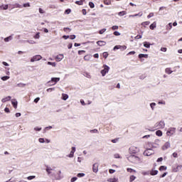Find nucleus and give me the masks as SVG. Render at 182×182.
I'll return each mask as SVG.
<instances>
[{"label":"nucleus","instance_id":"f257e3e1","mask_svg":"<svg viewBox=\"0 0 182 182\" xmlns=\"http://www.w3.org/2000/svg\"><path fill=\"white\" fill-rule=\"evenodd\" d=\"M127 159L129 161L133 163L134 164H138V163H140V158L135 155H130L127 157Z\"/></svg>","mask_w":182,"mask_h":182},{"label":"nucleus","instance_id":"f03ea898","mask_svg":"<svg viewBox=\"0 0 182 182\" xmlns=\"http://www.w3.org/2000/svg\"><path fill=\"white\" fill-rule=\"evenodd\" d=\"M102 68H103V70H101L100 73L102 76L105 77L106 76L107 73H109V70H110V67H109L108 65H104Z\"/></svg>","mask_w":182,"mask_h":182},{"label":"nucleus","instance_id":"7ed1b4c3","mask_svg":"<svg viewBox=\"0 0 182 182\" xmlns=\"http://www.w3.org/2000/svg\"><path fill=\"white\" fill-rule=\"evenodd\" d=\"M129 151L131 154H136L140 151V149H139L137 146H132L129 149Z\"/></svg>","mask_w":182,"mask_h":182},{"label":"nucleus","instance_id":"20e7f679","mask_svg":"<svg viewBox=\"0 0 182 182\" xmlns=\"http://www.w3.org/2000/svg\"><path fill=\"white\" fill-rule=\"evenodd\" d=\"M154 153V151L151 148H147L143 153L144 156H151Z\"/></svg>","mask_w":182,"mask_h":182},{"label":"nucleus","instance_id":"39448f33","mask_svg":"<svg viewBox=\"0 0 182 182\" xmlns=\"http://www.w3.org/2000/svg\"><path fill=\"white\" fill-rule=\"evenodd\" d=\"M59 80H60V77H52L51 80L48 81V83H53L50 84V86H55Z\"/></svg>","mask_w":182,"mask_h":182},{"label":"nucleus","instance_id":"423d86ee","mask_svg":"<svg viewBox=\"0 0 182 182\" xmlns=\"http://www.w3.org/2000/svg\"><path fill=\"white\" fill-rule=\"evenodd\" d=\"M164 126H166L164 121H161L155 124V127H156V129H164Z\"/></svg>","mask_w":182,"mask_h":182},{"label":"nucleus","instance_id":"0eeeda50","mask_svg":"<svg viewBox=\"0 0 182 182\" xmlns=\"http://www.w3.org/2000/svg\"><path fill=\"white\" fill-rule=\"evenodd\" d=\"M42 59V55H34L33 58H31V62H38V60H41Z\"/></svg>","mask_w":182,"mask_h":182},{"label":"nucleus","instance_id":"6e6552de","mask_svg":"<svg viewBox=\"0 0 182 182\" xmlns=\"http://www.w3.org/2000/svg\"><path fill=\"white\" fill-rule=\"evenodd\" d=\"M71 149H72V150H71L70 154L67 156L69 157L70 159H72V158L74 157V156H75V151H76V147L73 146Z\"/></svg>","mask_w":182,"mask_h":182},{"label":"nucleus","instance_id":"1a4fd4ad","mask_svg":"<svg viewBox=\"0 0 182 182\" xmlns=\"http://www.w3.org/2000/svg\"><path fill=\"white\" fill-rule=\"evenodd\" d=\"M176 133V128H170L166 132L167 136H173Z\"/></svg>","mask_w":182,"mask_h":182},{"label":"nucleus","instance_id":"9d476101","mask_svg":"<svg viewBox=\"0 0 182 182\" xmlns=\"http://www.w3.org/2000/svg\"><path fill=\"white\" fill-rule=\"evenodd\" d=\"M92 171L94 173H97V171H99V164L95 163V164H93Z\"/></svg>","mask_w":182,"mask_h":182},{"label":"nucleus","instance_id":"9b49d317","mask_svg":"<svg viewBox=\"0 0 182 182\" xmlns=\"http://www.w3.org/2000/svg\"><path fill=\"white\" fill-rule=\"evenodd\" d=\"M11 99H12V97L8 96V97H6L5 98H3L1 100V102H2V103H6V102H9V100H11Z\"/></svg>","mask_w":182,"mask_h":182},{"label":"nucleus","instance_id":"f8f14e48","mask_svg":"<svg viewBox=\"0 0 182 182\" xmlns=\"http://www.w3.org/2000/svg\"><path fill=\"white\" fill-rule=\"evenodd\" d=\"M11 105H13L14 109H17V107H18V101H16V100H11Z\"/></svg>","mask_w":182,"mask_h":182},{"label":"nucleus","instance_id":"ddd939ff","mask_svg":"<svg viewBox=\"0 0 182 182\" xmlns=\"http://www.w3.org/2000/svg\"><path fill=\"white\" fill-rule=\"evenodd\" d=\"M12 39H14V34H11L9 37L5 38L4 42H9V41H12Z\"/></svg>","mask_w":182,"mask_h":182},{"label":"nucleus","instance_id":"4468645a","mask_svg":"<svg viewBox=\"0 0 182 182\" xmlns=\"http://www.w3.org/2000/svg\"><path fill=\"white\" fill-rule=\"evenodd\" d=\"M167 149H170V142H166V143L162 146V150H167Z\"/></svg>","mask_w":182,"mask_h":182},{"label":"nucleus","instance_id":"2eb2a0df","mask_svg":"<svg viewBox=\"0 0 182 182\" xmlns=\"http://www.w3.org/2000/svg\"><path fill=\"white\" fill-rule=\"evenodd\" d=\"M97 45H98V46H105L106 41H99L97 42Z\"/></svg>","mask_w":182,"mask_h":182},{"label":"nucleus","instance_id":"dca6fc26","mask_svg":"<svg viewBox=\"0 0 182 182\" xmlns=\"http://www.w3.org/2000/svg\"><path fill=\"white\" fill-rule=\"evenodd\" d=\"M64 56L63 54H60L56 56L55 59H57V62H60L63 59Z\"/></svg>","mask_w":182,"mask_h":182},{"label":"nucleus","instance_id":"f3484780","mask_svg":"<svg viewBox=\"0 0 182 182\" xmlns=\"http://www.w3.org/2000/svg\"><path fill=\"white\" fill-rule=\"evenodd\" d=\"M165 73H167V75H171V73H173V70H171V68H166L165 69Z\"/></svg>","mask_w":182,"mask_h":182},{"label":"nucleus","instance_id":"a211bd4d","mask_svg":"<svg viewBox=\"0 0 182 182\" xmlns=\"http://www.w3.org/2000/svg\"><path fill=\"white\" fill-rule=\"evenodd\" d=\"M46 171H47L48 174H52V171H53V168L51 167L47 166Z\"/></svg>","mask_w":182,"mask_h":182},{"label":"nucleus","instance_id":"6ab92c4d","mask_svg":"<svg viewBox=\"0 0 182 182\" xmlns=\"http://www.w3.org/2000/svg\"><path fill=\"white\" fill-rule=\"evenodd\" d=\"M181 168H182V166L181 165L177 166L176 168H173V171H174V173H177V171H180V170H181Z\"/></svg>","mask_w":182,"mask_h":182},{"label":"nucleus","instance_id":"aec40b11","mask_svg":"<svg viewBox=\"0 0 182 182\" xmlns=\"http://www.w3.org/2000/svg\"><path fill=\"white\" fill-rule=\"evenodd\" d=\"M158 173H159V171L152 170V171H151L150 174H151V176H157Z\"/></svg>","mask_w":182,"mask_h":182},{"label":"nucleus","instance_id":"412c9836","mask_svg":"<svg viewBox=\"0 0 182 182\" xmlns=\"http://www.w3.org/2000/svg\"><path fill=\"white\" fill-rule=\"evenodd\" d=\"M157 26V24L156 23V22H154L152 24L150 25L149 28L150 29H151V31H153L154 28H156Z\"/></svg>","mask_w":182,"mask_h":182},{"label":"nucleus","instance_id":"4be33fe9","mask_svg":"<svg viewBox=\"0 0 182 182\" xmlns=\"http://www.w3.org/2000/svg\"><path fill=\"white\" fill-rule=\"evenodd\" d=\"M151 45V44L147 41L144 42V48H147V49L150 48Z\"/></svg>","mask_w":182,"mask_h":182},{"label":"nucleus","instance_id":"5701e85b","mask_svg":"<svg viewBox=\"0 0 182 182\" xmlns=\"http://www.w3.org/2000/svg\"><path fill=\"white\" fill-rule=\"evenodd\" d=\"M8 8H9L8 4L0 6V9H3L4 11H6V9H8Z\"/></svg>","mask_w":182,"mask_h":182},{"label":"nucleus","instance_id":"b1692460","mask_svg":"<svg viewBox=\"0 0 182 182\" xmlns=\"http://www.w3.org/2000/svg\"><path fill=\"white\" fill-rule=\"evenodd\" d=\"M63 100H68L69 99V95L68 94H62Z\"/></svg>","mask_w":182,"mask_h":182},{"label":"nucleus","instance_id":"393cba45","mask_svg":"<svg viewBox=\"0 0 182 182\" xmlns=\"http://www.w3.org/2000/svg\"><path fill=\"white\" fill-rule=\"evenodd\" d=\"M139 59H141V58H145V59H147V58H149V55H147V54H139Z\"/></svg>","mask_w":182,"mask_h":182},{"label":"nucleus","instance_id":"a878e982","mask_svg":"<svg viewBox=\"0 0 182 182\" xmlns=\"http://www.w3.org/2000/svg\"><path fill=\"white\" fill-rule=\"evenodd\" d=\"M60 174H62V171H59L58 173V176L55 177V179L60 180V178H62V176H60Z\"/></svg>","mask_w":182,"mask_h":182},{"label":"nucleus","instance_id":"bb28decb","mask_svg":"<svg viewBox=\"0 0 182 182\" xmlns=\"http://www.w3.org/2000/svg\"><path fill=\"white\" fill-rule=\"evenodd\" d=\"M126 14H127L126 12V11H122L119 12L118 15H119V16H124V15H126Z\"/></svg>","mask_w":182,"mask_h":182},{"label":"nucleus","instance_id":"cd10ccee","mask_svg":"<svg viewBox=\"0 0 182 182\" xmlns=\"http://www.w3.org/2000/svg\"><path fill=\"white\" fill-rule=\"evenodd\" d=\"M171 28H173V24L171 23H169L167 26H166V29L167 31H170L171 30Z\"/></svg>","mask_w":182,"mask_h":182},{"label":"nucleus","instance_id":"c85d7f7f","mask_svg":"<svg viewBox=\"0 0 182 182\" xmlns=\"http://www.w3.org/2000/svg\"><path fill=\"white\" fill-rule=\"evenodd\" d=\"M156 136H159V137H161V136H163V132L160 130H158L156 132Z\"/></svg>","mask_w":182,"mask_h":182},{"label":"nucleus","instance_id":"c756f323","mask_svg":"<svg viewBox=\"0 0 182 182\" xmlns=\"http://www.w3.org/2000/svg\"><path fill=\"white\" fill-rule=\"evenodd\" d=\"M107 181H109V182H118V179L116 178H109V179L107 180Z\"/></svg>","mask_w":182,"mask_h":182},{"label":"nucleus","instance_id":"7c9ffc66","mask_svg":"<svg viewBox=\"0 0 182 182\" xmlns=\"http://www.w3.org/2000/svg\"><path fill=\"white\" fill-rule=\"evenodd\" d=\"M150 107H151V110H154V107H156V102H151L150 104Z\"/></svg>","mask_w":182,"mask_h":182},{"label":"nucleus","instance_id":"2f4dec72","mask_svg":"<svg viewBox=\"0 0 182 182\" xmlns=\"http://www.w3.org/2000/svg\"><path fill=\"white\" fill-rule=\"evenodd\" d=\"M18 87H25L26 86V84L20 82L18 84H17Z\"/></svg>","mask_w":182,"mask_h":182},{"label":"nucleus","instance_id":"473e14b6","mask_svg":"<svg viewBox=\"0 0 182 182\" xmlns=\"http://www.w3.org/2000/svg\"><path fill=\"white\" fill-rule=\"evenodd\" d=\"M160 171H164V170H167V166H161L159 167Z\"/></svg>","mask_w":182,"mask_h":182},{"label":"nucleus","instance_id":"72a5a7b5","mask_svg":"<svg viewBox=\"0 0 182 182\" xmlns=\"http://www.w3.org/2000/svg\"><path fill=\"white\" fill-rule=\"evenodd\" d=\"M14 8H22V5H21V4H18V3H16V4H14Z\"/></svg>","mask_w":182,"mask_h":182},{"label":"nucleus","instance_id":"f704fd0d","mask_svg":"<svg viewBox=\"0 0 182 182\" xmlns=\"http://www.w3.org/2000/svg\"><path fill=\"white\" fill-rule=\"evenodd\" d=\"M104 4L105 5H112V1H110V0H105L104 1Z\"/></svg>","mask_w":182,"mask_h":182},{"label":"nucleus","instance_id":"c9c22d12","mask_svg":"<svg viewBox=\"0 0 182 182\" xmlns=\"http://www.w3.org/2000/svg\"><path fill=\"white\" fill-rule=\"evenodd\" d=\"M39 38H41V33L38 32L34 36V39H39Z\"/></svg>","mask_w":182,"mask_h":182},{"label":"nucleus","instance_id":"e433bc0d","mask_svg":"<svg viewBox=\"0 0 182 182\" xmlns=\"http://www.w3.org/2000/svg\"><path fill=\"white\" fill-rule=\"evenodd\" d=\"M47 65H50L53 66V68H55L56 66V63H52V62H50V61H48L47 63Z\"/></svg>","mask_w":182,"mask_h":182},{"label":"nucleus","instance_id":"4c0bfd02","mask_svg":"<svg viewBox=\"0 0 182 182\" xmlns=\"http://www.w3.org/2000/svg\"><path fill=\"white\" fill-rule=\"evenodd\" d=\"M42 130V127H34V132H41Z\"/></svg>","mask_w":182,"mask_h":182},{"label":"nucleus","instance_id":"58836bf2","mask_svg":"<svg viewBox=\"0 0 182 182\" xmlns=\"http://www.w3.org/2000/svg\"><path fill=\"white\" fill-rule=\"evenodd\" d=\"M135 180H136V176H131L129 177V181H130V182L134 181Z\"/></svg>","mask_w":182,"mask_h":182},{"label":"nucleus","instance_id":"ea45409f","mask_svg":"<svg viewBox=\"0 0 182 182\" xmlns=\"http://www.w3.org/2000/svg\"><path fill=\"white\" fill-rule=\"evenodd\" d=\"M142 26H146L150 25V21H144L141 23Z\"/></svg>","mask_w":182,"mask_h":182},{"label":"nucleus","instance_id":"a19ab883","mask_svg":"<svg viewBox=\"0 0 182 182\" xmlns=\"http://www.w3.org/2000/svg\"><path fill=\"white\" fill-rule=\"evenodd\" d=\"M117 49H122V46L117 45V46H115L113 48L114 50H117Z\"/></svg>","mask_w":182,"mask_h":182},{"label":"nucleus","instance_id":"79ce46f5","mask_svg":"<svg viewBox=\"0 0 182 182\" xmlns=\"http://www.w3.org/2000/svg\"><path fill=\"white\" fill-rule=\"evenodd\" d=\"M84 76H85V77H87L88 79H90V77H92L89 73H85Z\"/></svg>","mask_w":182,"mask_h":182},{"label":"nucleus","instance_id":"37998d69","mask_svg":"<svg viewBox=\"0 0 182 182\" xmlns=\"http://www.w3.org/2000/svg\"><path fill=\"white\" fill-rule=\"evenodd\" d=\"M106 31V28H103L99 31L100 35H103Z\"/></svg>","mask_w":182,"mask_h":182},{"label":"nucleus","instance_id":"c03bdc74","mask_svg":"<svg viewBox=\"0 0 182 182\" xmlns=\"http://www.w3.org/2000/svg\"><path fill=\"white\" fill-rule=\"evenodd\" d=\"M26 42L28 43H31V45H33L36 43L35 41H33V40H28V41H26Z\"/></svg>","mask_w":182,"mask_h":182},{"label":"nucleus","instance_id":"a18cd8bd","mask_svg":"<svg viewBox=\"0 0 182 182\" xmlns=\"http://www.w3.org/2000/svg\"><path fill=\"white\" fill-rule=\"evenodd\" d=\"M85 174L83 173H79L77 174V176L80 178V177H85Z\"/></svg>","mask_w":182,"mask_h":182},{"label":"nucleus","instance_id":"49530a36","mask_svg":"<svg viewBox=\"0 0 182 182\" xmlns=\"http://www.w3.org/2000/svg\"><path fill=\"white\" fill-rule=\"evenodd\" d=\"M89 6L92 9L95 8V4L92 1L89 2Z\"/></svg>","mask_w":182,"mask_h":182},{"label":"nucleus","instance_id":"de8ad7c7","mask_svg":"<svg viewBox=\"0 0 182 182\" xmlns=\"http://www.w3.org/2000/svg\"><path fill=\"white\" fill-rule=\"evenodd\" d=\"M9 78H10L9 76H4L1 77V80H4V81L8 80V79H9Z\"/></svg>","mask_w":182,"mask_h":182},{"label":"nucleus","instance_id":"09e8293b","mask_svg":"<svg viewBox=\"0 0 182 182\" xmlns=\"http://www.w3.org/2000/svg\"><path fill=\"white\" fill-rule=\"evenodd\" d=\"M102 56L106 59L107 58V56H109V53H107V52H105L103 53Z\"/></svg>","mask_w":182,"mask_h":182},{"label":"nucleus","instance_id":"8fccbe9b","mask_svg":"<svg viewBox=\"0 0 182 182\" xmlns=\"http://www.w3.org/2000/svg\"><path fill=\"white\" fill-rule=\"evenodd\" d=\"M154 16V13H150L148 16L147 18L148 19H150V18H153Z\"/></svg>","mask_w":182,"mask_h":182},{"label":"nucleus","instance_id":"3c124183","mask_svg":"<svg viewBox=\"0 0 182 182\" xmlns=\"http://www.w3.org/2000/svg\"><path fill=\"white\" fill-rule=\"evenodd\" d=\"M63 31H64V32H68H68H70L72 31V29L67 27V28H64Z\"/></svg>","mask_w":182,"mask_h":182},{"label":"nucleus","instance_id":"603ef678","mask_svg":"<svg viewBox=\"0 0 182 182\" xmlns=\"http://www.w3.org/2000/svg\"><path fill=\"white\" fill-rule=\"evenodd\" d=\"M112 29V31H117V29H119V26H113Z\"/></svg>","mask_w":182,"mask_h":182},{"label":"nucleus","instance_id":"864d4df0","mask_svg":"<svg viewBox=\"0 0 182 182\" xmlns=\"http://www.w3.org/2000/svg\"><path fill=\"white\" fill-rule=\"evenodd\" d=\"M75 4L77 5H83V1H75Z\"/></svg>","mask_w":182,"mask_h":182},{"label":"nucleus","instance_id":"5fc2aeb1","mask_svg":"<svg viewBox=\"0 0 182 182\" xmlns=\"http://www.w3.org/2000/svg\"><path fill=\"white\" fill-rule=\"evenodd\" d=\"M24 8H29L31 6V4L29 3H26L23 5Z\"/></svg>","mask_w":182,"mask_h":182},{"label":"nucleus","instance_id":"6e6d98bb","mask_svg":"<svg viewBox=\"0 0 182 182\" xmlns=\"http://www.w3.org/2000/svg\"><path fill=\"white\" fill-rule=\"evenodd\" d=\"M114 156V159H122V157L119 154H115Z\"/></svg>","mask_w":182,"mask_h":182},{"label":"nucleus","instance_id":"4d7b16f0","mask_svg":"<svg viewBox=\"0 0 182 182\" xmlns=\"http://www.w3.org/2000/svg\"><path fill=\"white\" fill-rule=\"evenodd\" d=\"M121 50H126V49H127V46H121Z\"/></svg>","mask_w":182,"mask_h":182},{"label":"nucleus","instance_id":"13d9d810","mask_svg":"<svg viewBox=\"0 0 182 182\" xmlns=\"http://www.w3.org/2000/svg\"><path fill=\"white\" fill-rule=\"evenodd\" d=\"M39 143H45V139L43 138H39L38 139Z\"/></svg>","mask_w":182,"mask_h":182},{"label":"nucleus","instance_id":"bf43d9fd","mask_svg":"<svg viewBox=\"0 0 182 182\" xmlns=\"http://www.w3.org/2000/svg\"><path fill=\"white\" fill-rule=\"evenodd\" d=\"M53 90H55V87L47 89V92H53Z\"/></svg>","mask_w":182,"mask_h":182},{"label":"nucleus","instance_id":"052dcab7","mask_svg":"<svg viewBox=\"0 0 182 182\" xmlns=\"http://www.w3.org/2000/svg\"><path fill=\"white\" fill-rule=\"evenodd\" d=\"M70 12H71L70 9H68L65 10V14H67V15H69V14H70Z\"/></svg>","mask_w":182,"mask_h":182},{"label":"nucleus","instance_id":"680f3d73","mask_svg":"<svg viewBox=\"0 0 182 182\" xmlns=\"http://www.w3.org/2000/svg\"><path fill=\"white\" fill-rule=\"evenodd\" d=\"M114 35L115 36H120V33H119V31H114Z\"/></svg>","mask_w":182,"mask_h":182},{"label":"nucleus","instance_id":"e2e57ef3","mask_svg":"<svg viewBox=\"0 0 182 182\" xmlns=\"http://www.w3.org/2000/svg\"><path fill=\"white\" fill-rule=\"evenodd\" d=\"M142 174H143V176H149V174H150V172H149V171H144V172H142Z\"/></svg>","mask_w":182,"mask_h":182},{"label":"nucleus","instance_id":"0e129e2a","mask_svg":"<svg viewBox=\"0 0 182 182\" xmlns=\"http://www.w3.org/2000/svg\"><path fill=\"white\" fill-rule=\"evenodd\" d=\"M77 180V177H73V178H71L70 181H71V182H75V181H76Z\"/></svg>","mask_w":182,"mask_h":182},{"label":"nucleus","instance_id":"69168bd1","mask_svg":"<svg viewBox=\"0 0 182 182\" xmlns=\"http://www.w3.org/2000/svg\"><path fill=\"white\" fill-rule=\"evenodd\" d=\"M27 178L28 180H33V178H35V176H30Z\"/></svg>","mask_w":182,"mask_h":182},{"label":"nucleus","instance_id":"338daca9","mask_svg":"<svg viewBox=\"0 0 182 182\" xmlns=\"http://www.w3.org/2000/svg\"><path fill=\"white\" fill-rule=\"evenodd\" d=\"M99 131L97 129H92L90 130V133H98Z\"/></svg>","mask_w":182,"mask_h":182},{"label":"nucleus","instance_id":"774afa93","mask_svg":"<svg viewBox=\"0 0 182 182\" xmlns=\"http://www.w3.org/2000/svg\"><path fill=\"white\" fill-rule=\"evenodd\" d=\"M38 11L40 14H45V11H43V9H42L41 8L38 9Z\"/></svg>","mask_w":182,"mask_h":182}]
</instances>
